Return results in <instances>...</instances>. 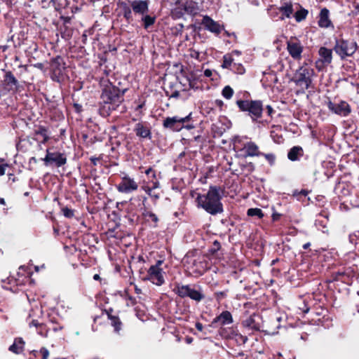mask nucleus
Returning <instances> with one entry per match:
<instances>
[{"mask_svg": "<svg viewBox=\"0 0 359 359\" xmlns=\"http://www.w3.org/2000/svg\"><path fill=\"white\" fill-rule=\"evenodd\" d=\"M65 63L61 56H57L50 60V70L51 73V79L53 81L60 82L63 72L65 69Z\"/></svg>", "mask_w": 359, "mask_h": 359, "instance_id": "9", "label": "nucleus"}, {"mask_svg": "<svg viewBox=\"0 0 359 359\" xmlns=\"http://www.w3.org/2000/svg\"><path fill=\"white\" fill-rule=\"evenodd\" d=\"M90 161L93 163V165H95L97 164V161H98V158H95V157H91Z\"/></svg>", "mask_w": 359, "mask_h": 359, "instance_id": "64", "label": "nucleus"}, {"mask_svg": "<svg viewBox=\"0 0 359 359\" xmlns=\"http://www.w3.org/2000/svg\"><path fill=\"white\" fill-rule=\"evenodd\" d=\"M138 189V183L127 175L121 177V182L116 185V189L118 192L123 194H130Z\"/></svg>", "mask_w": 359, "mask_h": 359, "instance_id": "14", "label": "nucleus"}, {"mask_svg": "<svg viewBox=\"0 0 359 359\" xmlns=\"http://www.w3.org/2000/svg\"><path fill=\"white\" fill-rule=\"evenodd\" d=\"M327 217L323 216V219H321L320 218H318L316 219L315 224L317 226V228L320 230H321L323 233H325L327 231Z\"/></svg>", "mask_w": 359, "mask_h": 359, "instance_id": "34", "label": "nucleus"}, {"mask_svg": "<svg viewBox=\"0 0 359 359\" xmlns=\"http://www.w3.org/2000/svg\"><path fill=\"white\" fill-rule=\"evenodd\" d=\"M230 54H232V57H233V55L239 56V55H241V51H239V50H233Z\"/></svg>", "mask_w": 359, "mask_h": 359, "instance_id": "60", "label": "nucleus"}, {"mask_svg": "<svg viewBox=\"0 0 359 359\" xmlns=\"http://www.w3.org/2000/svg\"><path fill=\"white\" fill-rule=\"evenodd\" d=\"M256 317L257 316L255 314L250 316L243 321V325L250 331L259 330L260 327L259 324L257 322H256Z\"/></svg>", "mask_w": 359, "mask_h": 359, "instance_id": "26", "label": "nucleus"}, {"mask_svg": "<svg viewBox=\"0 0 359 359\" xmlns=\"http://www.w3.org/2000/svg\"><path fill=\"white\" fill-rule=\"evenodd\" d=\"M358 48L356 42L341 39H336L334 50L340 57L344 60L347 57L352 56Z\"/></svg>", "mask_w": 359, "mask_h": 359, "instance_id": "6", "label": "nucleus"}, {"mask_svg": "<svg viewBox=\"0 0 359 359\" xmlns=\"http://www.w3.org/2000/svg\"><path fill=\"white\" fill-rule=\"evenodd\" d=\"M190 55H191V57H194V58H196V59H198L199 55H200V53L198 51H196V50H191V52L190 53Z\"/></svg>", "mask_w": 359, "mask_h": 359, "instance_id": "53", "label": "nucleus"}, {"mask_svg": "<svg viewBox=\"0 0 359 359\" xmlns=\"http://www.w3.org/2000/svg\"><path fill=\"white\" fill-rule=\"evenodd\" d=\"M149 0H132L130 1V6L132 7L133 13L136 15L142 16L149 11Z\"/></svg>", "mask_w": 359, "mask_h": 359, "instance_id": "15", "label": "nucleus"}, {"mask_svg": "<svg viewBox=\"0 0 359 359\" xmlns=\"http://www.w3.org/2000/svg\"><path fill=\"white\" fill-rule=\"evenodd\" d=\"M236 104L241 111L248 113L252 121H256L262 117L263 105L261 101L238 100Z\"/></svg>", "mask_w": 359, "mask_h": 359, "instance_id": "4", "label": "nucleus"}, {"mask_svg": "<svg viewBox=\"0 0 359 359\" xmlns=\"http://www.w3.org/2000/svg\"><path fill=\"white\" fill-rule=\"evenodd\" d=\"M222 95L224 98L229 100L233 95V90L229 86H226L223 88Z\"/></svg>", "mask_w": 359, "mask_h": 359, "instance_id": "39", "label": "nucleus"}, {"mask_svg": "<svg viewBox=\"0 0 359 359\" xmlns=\"http://www.w3.org/2000/svg\"><path fill=\"white\" fill-rule=\"evenodd\" d=\"M187 269L190 270V273L196 276H201L205 271V264L200 260L194 259L191 265Z\"/></svg>", "mask_w": 359, "mask_h": 359, "instance_id": "24", "label": "nucleus"}, {"mask_svg": "<svg viewBox=\"0 0 359 359\" xmlns=\"http://www.w3.org/2000/svg\"><path fill=\"white\" fill-rule=\"evenodd\" d=\"M278 11L280 13H281V15L280 17H278L279 20H283L285 18H291V16L294 12L292 3L290 1L284 2L278 8Z\"/></svg>", "mask_w": 359, "mask_h": 359, "instance_id": "22", "label": "nucleus"}, {"mask_svg": "<svg viewBox=\"0 0 359 359\" xmlns=\"http://www.w3.org/2000/svg\"><path fill=\"white\" fill-rule=\"evenodd\" d=\"M128 300L130 302V303H131V304H132V305H133V304H135V298H133V297H131V296L128 295Z\"/></svg>", "mask_w": 359, "mask_h": 359, "instance_id": "62", "label": "nucleus"}, {"mask_svg": "<svg viewBox=\"0 0 359 359\" xmlns=\"http://www.w3.org/2000/svg\"><path fill=\"white\" fill-rule=\"evenodd\" d=\"M327 107L333 114L342 117L348 116L351 112L350 104L344 100H340L337 102L329 100L327 102Z\"/></svg>", "mask_w": 359, "mask_h": 359, "instance_id": "11", "label": "nucleus"}, {"mask_svg": "<svg viewBox=\"0 0 359 359\" xmlns=\"http://www.w3.org/2000/svg\"><path fill=\"white\" fill-rule=\"evenodd\" d=\"M134 131L135 132L136 135L140 137L148 139H151V137L150 129L142 123L140 122L136 123Z\"/></svg>", "mask_w": 359, "mask_h": 359, "instance_id": "23", "label": "nucleus"}, {"mask_svg": "<svg viewBox=\"0 0 359 359\" xmlns=\"http://www.w3.org/2000/svg\"><path fill=\"white\" fill-rule=\"evenodd\" d=\"M202 142V137L201 135H198L193 137V139L190 140V142Z\"/></svg>", "mask_w": 359, "mask_h": 359, "instance_id": "52", "label": "nucleus"}, {"mask_svg": "<svg viewBox=\"0 0 359 359\" xmlns=\"http://www.w3.org/2000/svg\"><path fill=\"white\" fill-rule=\"evenodd\" d=\"M143 215L146 217L150 218L154 223H157L158 221V217L152 212L147 211Z\"/></svg>", "mask_w": 359, "mask_h": 359, "instance_id": "45", "label": "nucleus"}, {"mask_svg": "<svg viewBox=\"0 0 359 359\" xmlns=\"http://www.w3.org/2000/svg\"><path fill=\"white\" fill-rule=\"evenodd\" d=\"M7 165L0 164V176L5 174V170Z\"/></svg>", "mask_w": 359, "mask_h": 359, "instance_id": "54", "label": "nucleus"}, {"mask_svg": "<svg viewBox=\"0 0 359 359\" xmlns=\"http://www.w3.org/2000/svg\"><path fill=\"white\" fill-rule=\"evenodd\" d=\"M119 6L121 8L123 18L128 22H130L132 20L133 13L132 7L130 6V2L127 4L125 1H121L119 3Z\"/></svg>", "mask_w": 359, "mask_h": 359, "instance_id": "27", "label": "nucleus"}, {"mask_svg": "<svg viewBox=\"0 0 359 359\" xmlns=\"http://www.w3.org/2000/svg\"><path fill=\"white\" fill-rule=\"evenodd\" d=\"M34 134L42 137L41 143L45 144L49 140V136L46 128L43 126H40L37 130H35Z\"/></svg>", "mask_w": 359, "mask_h": 359, "instance_id": "31", "label": "nucleus"}, {"mask_svg": "<svg viewBox=\"0 0 359 359\" xmlns=\"http://www.w3.org/2000/svg\"><path fill=\"white\" fill-rule=\"evenodd\" d=\"M279 11H278V8H273V9H271L270 11H269V15L271 16V18L273 20H278V17H280V15H279Z\"/></svg>", "mask_w": 359, "mask_h": 359, "instance_id": "46", "label": "nucleus"}, {"mask_svg": "<svg viewBox=\"0 0 359 359\" xmlns=\"http://www.w3.org/2000/svg\"><path fill=\"white\" fill-rule=\"evenodd\" d=\"M241 137H236L234 139V147L241 153L243 157H253L262 155V153L259 151V147L255 142L248 141L241 144Z\"/></svg>", "mask_w": 359, "mask_h": 359, "instance_id": "7", "label": "nucleus"}, {"mask_svg": "<svg viewBox=\"0 0 359 359\" xmlns=\"http://www.w3.org/2000/svg\"><path fill=\"white\" fill-rule=\"evenodd\" d=\"M204 75L207 77H210L212 76V71L210 69H205L204 71Z\"/></svg>", "mask_w": 359, "mask_h": 359, "instance_id": "59", "label": "nucleus"}, {"mask_svg": "<svg viewBox=\"0 0 359 359\" xmlns=\"http://www.w3.org/2000/svg\"><path fill=\"white\" fill-rule=\"evenodd\" d=\"M143 189L144 191L153 199L157 200L159 198L158 194L153 192V189L149 187H143Z\"/></svg>", "mask_w": 359, "mask_h": 359, "instance_id": "41", "label": "nucleus"}, {"mask_svg": "<svg viewBox=\"0 0 359 359\" xmlns=\"http://www.w3.org/2000/svg\"><path fill=\"white\" fill-rule=\"evenodd\" d=\"M30 327H35L37 333L42 337H47L48 332L50 331V326L46 323H39L37 320L32 319L28 322Z\"/></svg>", "mask_w": 359, "mask_h": 359, "instance_id": "19", "label": "nucleus"}, {"mask_svg": "<svg viewBox=\"0 0 359 359\" xmlns=\"http://www.w3.org/2000/svg\"><path fill=\"white\" fill-rule=\"evenodd\" d=\"M201 24L207 30L215 34H218L223 29V27L218 22L213 20L208 15L203 16Z\"/></svg>", "mask_w": 359, "mask_h": 359, "instance_id": "16", "label": "nucleus"}, {"mask_svg": "<svg viewBox=\"0 0 359 359\" xmlns=\"http://www.w3.org/2000/svg\"><path fill=\"white\" fill-rule=\"evenodd\" d=\"M111 325L114 327L115 332H119L122 328V323L117 316L108 315Z\"/></svg>", "mask_w": 359, "mask_h": 359, "instance_id": "32", "label": "nucleus"}, {"mask_svg": "<svg viewBox=\"0 0 359 359\" xmlns=\"http://www.w3.org/2000/svg\"><path fill=\"white\" fill-rule=\"evenodd\" d=\"M195 326H196V328L198 331H200V332H201V331L203 330V326L202 323H199V322H197V323H196Z\"/></svg>", "mask_w": 359, "mask_h": 359, "instance_id": "56", "label": "nucleus"}, {"mask_svg": "<svg viewBox=\"0 0 359 359\" xmlns=\"http://www.w3.org/2000/svg\"><path fill=\"white\" fill-rule=\"evenodd\" d=\"M247 215L250 217L256 216L258 218H262L264 213L259 208H250L248 210Z\"/></svg>", "mask_w": 359, "mask_h": 359, "instance_id": "36", "label": "nucleus"}, {"mask_svg": "<svg viewBox=\"0 0 359 359\" xmlns=\"http://www.w3.org/2000/svg\"><path fill=\"white\" fill-rule=\"evenodd\" d=\"M221 248V245L219 241H215L212 243V246L210 249V252L212 253H215L217 252Z\"/></svg>", "mask_w": 359, "mask_h": 359, "instance_id": "47", "label": "nucleus"}, {"mask_svg": "<svg viewBox=\"0 0 359 359\" xmlns=\"http://www.w3.org/2000/svg\"><path fill=\"white\" fill-rule=\"evenodd\" d=\"M304 156V150L300 146H294L292 147L287 153V158L291 161H299Z\"/></svg>", "mask_w": 359, "mask_h": 359, "instance_id": "25", "label": "nucleus"}, {"mask_svg": "<svg viewBox=\"0 0 359 359\" xmlns=\"http://www.w3.org/2000/svg\"><path fill=\"white\" fill-rule=\"evenodd\" d=\"M226 292H224H224H217L215 293V296H216V297H217L218 299H221V298H222V297H226Z\"/></svg>", "mask_w": 359, "mask_h": 359, "instance_id": "51", "label": "nucleus"}, {"mask_svg": "<svg viewBox=\"0 0 359 359\" xmlns=\"http://www.w3.org/2000/svg\"><path fill=\"white\" fill-rule=\"evenodd\" d=\"M4 82L5 83V89L8 91H15L18 88V81L14 76L11 72H7L4 76Z\"/></svg>", "mask_w": 359, "mask_h": 359, "instance_id": "20", "label": "nucleus"}, {"mask_svg": "<svg viewBox=\"0 0 359 359\" xmlns=\"http://www.w3.org/2000/svg\"><path fill=\"white\" fill-rule=\"evenodd\" d=\"M238 339L243 342L245 343L248 341V337L245 336H243L242 334H236Z\"/></svg>", "mask_w": 359, "mask_h": 359, "instance_id": "55", "label": "nucleus"}, {"mask_svg": "<svg viewBox=\"0 0 359 359\" xmlns=\"http://www.w3.org/2000/svg\"><path fill=\"white\" fill-rule=\"evenodd\" d=\"M318 55L320 58L317 62V67H318V63H322L323 65H328L332 61V50L325 48L320 47L318 50Z\"/></svg>", "mask_w": 359, "mask_h": 359, "instance_id": "18", "label": "nucleus"}, {"mask_svg": "<svg viewBox=\"0 0 359 359\" xmlns=\"http://www.w3.org/2000/svg\"><path fill=\"white\" fill-rule=\"evenodd\" d=\"M145 174L147 175H149L150 174H151V177L152 178H156L155 171L151 168H149L147 170H145Z\"/></svg>", "mask_w": 359, "mask_h": 359, "instance_id": "50", "label": "nucleus"}, {"mask_svg": "<svg viewBox=\"0 0 359 359\" xmlns=\"http://www.w3.org/2000/svg\"><path fill=\"white\" fill-rule=\"evenodd\" d=\"M47 325L48 326H50V330H53V332L62 330V329L63 328V327L60 323L56 322L53 318H50V320L47 323Z\"/></svg>", "mask_w": 359, "mask_h": 359, "instance_id": "37", "label": "nucleus"}, {"mask_svg": "<svg viewBox=\"0 0 359 359\" xmlns=\"http://www.w3.org/2000/svg\"><path fill=\"white\" fill-rule=\"evenodd\" d=\"M263 156L266 158V160L269 162L271 165H274L276 161V156L273 154H264L262 153Z\"/></svg>", "mask_w": 359, "mask_h": 359, "instance_id": "43", "label": "nucleus"}, {"mask_svg": "<svg viewBox=\"0 0 359 359\" xmlns=\"http://www.w3.org/2000/svg\"><path fill=\"white\" fill-rule=\"evenodd\" d=\"M233 60H234V59L232 57V54H229V53L225 54L223 56V62H222L221 67L223 69H230L233 67Z\"/></svg>", "mask_w": 359, "mask_h": 359, "instance_id": "33", "label": "nucleus"}, {"mask_svg": "<svg viewBox=\"0 0 359 359\" xmlns=\"http://www.w3.org/2000/svg\"><path fill=\"white\" fill-rule=\"evenodd\" d=\"M25 342L22 338H17L15 339L13 344L10 346L9 351L15 353H20L23 351Z\"/></svg>", "mask_w": 359, "mask_h": 359, "instance_id": "29", "label": "nucleus"}, {"mask_svg": "<svg viewBox=\"0 0 359 359\" xmlns=\"http://www.w3.org/2000/svg\"><path fill=\"white\" fill-rule=\"evenodd\" d=\"M49 352L46 348H41L40 350H34L31 352L29 359H47Z\"/></svg>", "mask_w": 359, "mask_h": 359, "instance_id": "28", "label": "nucleus"}, {"mask_svg": "<svg viewBox=\"0 0 359 359\" xmlns=\"http://www.w3.org/2000/svg\"><path fill=\"white\" fill-rule=\"evenodd\" d=\"M191 3L189 4V2H187L184 5V11L189 13H191L194 11V8L192 6H191Z\"/></svg>", "mask_w": 359, "mask_h": 359, "instance_id": "49", "label": "nucleus"}, {"mask_svg": "<svg viewBox=\"0 0 359 359\" xmlns=\"http://www.w3.org/2000/svg\"><path fill=\"white\" fill-rule=\"evenodd\" d=\"M349 242L352 244L357 245L359 241V231H355L349 235Z\"/></svg>", "mask_w": 359, "mask_h": 359, "instance_id": "40", "label": "nucleus"}, {"mask_svg": "<svg viewBox=\"0 0 359 359\" xmlns=\"http://www.w3.org/2000/svg\"><path fill=\"white\" fill-rule=\"evenodd\" d=\"M266 79L270 81L273 84H276L278 82V79L276 74L274 73H268L266 74Z\"/></svg>", "mask_w": 359, "mask_h": 359, "instance_id": "44", "label": "nucleus"}, {"mask_svg": "<svg viewBox=\"0 0 359 359\" xmlns=\"http://www.w3.org/2000/svg\"><path fill=\"white\" fill-rule=\"evenodd\" d=\"M158 187H159V182L158 181H156V182H153V186L151 188L154 190V189H156Z\"/></svg>", "mask_w": 359, "mask_h": 359, "instance_id": "61", "label": "nucleus"}, {"mask_svg": "<svg viewBox=\"0 0 359 359\" xmlns=\"http://www.w3.org/2000/svg\"><path fill=\"white\" fill-rule=\"evenodd\" d=\"M162 261H158L155 265H152L148 270V278L147 279L150 280L153 284H155L158 286L162 285L164 282V271L160 267L162 264Z\"/></svg>", "mask_w": 359, "mask_h": 359, "instance_id": "10", "label": "nucleus"}, {"mask_svg": "<svg viewBox=\"0 0 359 359\" xmlns=\"http://www.w3.org/2000/svg\"><path fill=\"white\" fill-rule=\"evenodd\" d=\"M266 110H267L268 115L271 116L272 113L273 112V108L270 105H267Z\"/></svg>", "mask_w": 359, "mask_h": 359, "instance_id": "58", "label": "nucleus"}, {"mask_svg": "<svg viewBox=\"0 0 359 359\" xmlns=\"http://www.w3.org/2000/svg\"><path fill=\"white\" fill-rule=\"evenodd\" d=\"M180 96V92L177 90L174 91L172 95L170 96L171 98H177Z\"/></svg>", "mask_w": 359, "mask_h": 359, "instance_id": "57", "label": "nucleus"}, {"mask_svg": "<svg viewBox=\"0 0 359 359\" xmlns=\"http://www.w3.org/2000/svg\"><path fill=\"white\" fill-rule=\"evenodd\" d=\"M62 212L67 218H72L74 216V210L67 207L62 208Z\"/></svg>", "mask_w": 359, "mask_h": 359, "instance_id": "42", "label": "nucleus"}, {"mask_svg": "<svg viewBox=\"0 0 359 359\" xmlns=\"http://www.w3.org/2000/svg\"><path fill=\"white\" fill-rule=\"evenodd\" d=\"M198 205L210 215H215L223 212V205L221 202L219 189L217 187H210L206 194H199L196 198Z\"/></svg>", "mask_w": 359, "mask_h": 359, "instance_id": "2", "label": "nucleus"}, {"mask_svg": "<svg viewBox=\"0 0 359 359\" xmlns=\"http://www.w3.org/2000/svg\"><path fill=\"white\" fill-rule=\"evenodd\" d=\"M44 268H45V264H42L41 266H34V269L36 272L39 271V269H44Z\"/></svg>", "mask_w": 359, "mask_h": 359, "instance_id": "63", "label": "nucleus"}, {"mask_svg": "<svg viewBox=\"0 0 359 359\" xmlns=\"http://www.w3.org/2000/svg\"><path fill=\"white\" fill-rule=\"evenodd\" d=\"M308 13H309V12L307 10L302 8L300 10L297 11L294 13V16L295 20L298 22L304 20L306 18Z\"/></svg>", "mask_w": 359, "mask_h": 359, "instance_id": "35", "label": "nucleus"}, {"mask_svg": "<svg viewBox=\"0 0 359 359\" xmlns=\"http://www.w3.org/2000/svg\"><path fill=\"white\" fill-rule=\"evenodd\" d=\"M45 165H55L57 168L64 165L67 163V158L65 154L60 152H51L46 150V155L43 158Z\"/></svg>", "mask_w": 359, "mask_h": 359, "instance_id": "12", "label": "nucleus"}, {"mask_svg": "<svg viewBox=\"0 0 359 359\" xmlns=\"http://www.w3.org/2000/svg\"><path fill=\"white\" fill-rule=\"evenodd\" d=\"M18 275L20 274H22V276H25V278L27 280H29V272H26V268L25 266H20L19 268V271L18 273Z\"/></svg>", "mask_w": 359, "mask_h": 359, "instance_id": "48", "label": "nucleus"}, {"mask_svg": "<svg viewBox=\"0 0 359 359\" xmlns=\"http://www.w3.org/2000/svg\"><path fill=\"white\" fill-rule=\"evenodd\" d=\"M191 118V113L185 117H180L177 116L167 117L164 119L163 126L165 128L173 131H180L184 128V123L188 122Z\"/></svg>", "mask_w": 359, "mask_h": 359, "instance_id": "8", "label": "nucleus"}, {"mask_svg": "<svg viewBox=\"0 0 359 359\" xmlns=\"http://www.w3.org/2000/svg\"><path fill=\"white\" fill-rule=\"evenodd\" d=\"M287 50L294 60L299 61L302 57L304 46L296 38H291L287 41Z\"/></svg>", "mask_w": 359, "mask_h": 359, "instance_id": "13", "label": "nucleus"}, {"mask_svg": "<svg viewBox=\"0 0 359 359\" xmlns=\"http://www.w3.org/2000/svg\"><path fill=\"white\" fill-rule=\"evenodd\" d=\"M141 22H142L143 27L148 29L156 22V17L151 16L148 13L141 16Z\"/></svg>", "mask_w": 359, "mask_h": 359, "instance_id": "30", "label": "nucleus"}, {"mask_svg": "<svg viewBox=\"0 0 359 359\" xmlns=\"http://www.w3.org/2000/svg\"><path fill=\"white\" fill-rule=\"evenodd\" d=\"M230 70L238 74H243L245 72L244 67L241 63H233Z\"/></svg>", "mask_w": 359, "mask_h": 359, "instance_id": "38", "label": "nucleus"}, {"mask_svg": "<svg viewBox=\"0 0 359 359\" xmlns=\"http://www.w3.org/2000/svg\"><path fill=\"white\" fill-rule=\"evenodd\" d=\"M173 291L182 298L188 297L196 302H200L205 298L200 286L191 287L189 285L177 284Z\"/></svg>", "mask_w": 359, "mask_h": 359, "instance_id": "5", "label": "nucleus"}, {"mask_svg": "<svg viewBox=\"0 0 359 359\" xmlns=\"http://www.w3.org/2000/svg\"><path fill=\"white\" fill-rule=\"evenodd\" d=\"M102 85L99 112L101 116L105 117L109 116L123 101V95L126 89L121 90L109 81H104Z\"/></svg>", "mask_w": 359, "mask_h": 359, "instance_id": "1", "label": "nucleus"}, {"mask_svg": "<svg viewBox=\"0 0 359 359\" xmlns=\"http://www.w3.org/2000/svg\"><path fill=\"white\" fill-rule=\"evenodd\" d=\"M314 70L307 64L301 66L294 74L292 81L299 88L298 92L304 93L309 88H313Z\"/></svg>", "mask_w": 359, "mask_h": 359, "instance_id": "3", "label": "nucleus"}, {"mask_svg": "<svg viewBox=\"0 0 359 359\" xmlns=\"http://www.w3.org/2000/svg\"><path fill=\"white\" fill-rule=\"evenodd\" d=\"M318 21V26L322 28L333 27L332 23L330 19V11L327 8H323L320 10Z\"/></svg>", "mask_w": 359, "mask_h": 359, "instance_id": "21", "label": "nucleus"}, {"mask_svg": "<svg viewBox=\"0 0 359 359\" xmlns=\"http://www.w3.org/2000/svg\"><path fill=\"white\" fill-rule=\"evenodd\" d=\"M233 323V317L231 313L228 311H222L219 316L215 317L212 322L214 326H224L231 324Z\"/></svg>", "mask_w": 359, "mask_h": 359, "instance_id": "17", "label": "nucleus"}]
</instances>
